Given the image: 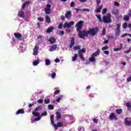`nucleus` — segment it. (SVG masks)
Segmentation results:
<instances>
[{
  "mask_svg": "<svg viewBox=\"0 0 131 131\" xmlns=\"http://www.w3.org/2000/svg\"><path fill=\"white\" fill-rule=\"evenodd\" d=\"M56 50H57V45H52L49 49L50 52H53V51H56Z\"/></svg>",
  "mask_w": 131,
  "mask_h": 131,
  "instance_id": "13",
  "label": "nucleus"
},
{
  "mask_svg": "<svg viewBox=\"0 0 131 131\" xmlns=\"http://www.w3.org/2000/svg\"><path fill=\"white\" fill-rule=\"evenodd\" d=\"M101 9H103V5H99V7L96 6V9L95 10V13H100Z\"/></svg>",
  "mask_w": 131,
  "mask_h": 131,
  "instance_id": "11",
  "label": "nucleus"
},
{
  "mask_svg": "<svg viewBox=\"0 0 131 131\" xmlns=\"http://www.w3.org/2000/svg\"><path fill=\"white\" fill-rule=\"evenodd\" d=\"M59 93H60V90H56L54 92V95H58V94H59Z\"/></svg>",
  "mask_w": 131,
  "mask_h": 131,
  "instance_id": "55",
  "label": "nucleus"
},
{
  "mask_svg": "<svg viewBox=\"0 0 131 131\" xmlns=\"http://www.w3.org/2000/svg\"><path fill=\"white\" fill-rule=\"evenodd\" d=\"M18 16L20 18H24L25 17V13L23 11H18Z\"/></svg>",
  "mask_w": 131,
  "mask_h": 131,
  "instance_id": "12",
  "label": "nucleus"
},
{
  "mask_svg": "<svg viewBox=\"0 0 131 131\" xmlns=\"http://www.w3.org/2000/svg\"><path fill=\"white\" fill-rule=\"evenodd\" d=\"M56 118L57 119H60L61 117V113L57 112L56 113Z\"/></svg>",
  "mask_w": 131,
  "mask_h": 131,
  "instance_id": "26",
  "label": "nucleus"
},
{
  "mask_svg": "<svg viewBox=\"0 0 131 131\" xmlns=\"http://www.w3.org/2000/svg\"><path fill=\"white\" fill-rule=\"evenodd\" d=\"M50 120L51 124H54V123H55V122L54 121V115H52L50 116Z\"/></svg>",
  "mask_w": 131,
  "mask_h": 131,
  "instance_id": "29",
  "label": "nucleus"
},
{
  "mask_svg": "<svg viewBox=\"0 0 131 131\" xmlns=\"http://www.w3.org/2000/svg\"><path fill=\"white\" fill-rule=\"evenodd\" d=\"M128 17H131V11H130L129 12V13H128Z\"/></svg>",
  "mask_w": 131,
  "mask_h": 131,
  "instance_id": "64",
  "label": "nucleus"
},
{
  "mask_svg": "<svg viewBox=\"0 0 131 131\" xmlns=\"http://www.w3.org/2000/svg\"><path fill=\"white\" fill-rule=\"evenodd\" d=\"M14 35L16 38H20V37H22V34L19 33H15L14 34Z\"/></svg>",
  "mask_w": 131,
  "mask_h": 131,
  "instance_id": "21",
  "label": "nucleus"
},
{
  "mask_svg": "<svg viewBox=\"0 0 131 131\" xmlns=\"http://www.w3.org/2000/svg\"><path fill=\"white\" fill-rule=\"evenodd\" d=\"M117 114H121L122 113V109L121 108H117L115 110Z\"/></svg>",
  "mask_w": 131,
  "mask_h": 131,
  "instance_id": "24",
  "label": "nucleus"
},
{
  "mask_svg": "<svg viewBox=\"0 0 131 131\" xmlns=\"http://www.w3.org/2000/svg\"><path fill=\"white\" fill-rule=\"evenodd\" d=\"M127 36V34L124 33V34H123L122 35H121V37H124V36Z\"/></svg>",
  "mask_w": 131,
  "mask_h": 131,
  "instance_id": "62",
  "label": "nucleus"
},
{
  "mask_svg": "<svg viewBox=\"0 0 131 131\" xmlns=\"http://www.w3.org/2000/svg\"><path fill=\"white\" fill-rule=\"evenodd\" d=\"M81 11H83V12H90V9L85 8L83 9H81Z\"/></svg>",
  "mask_w": 131,
  "mask_h": 131,
  "instance_id": "50",
  "label": "nucleus"
},
{
  "mask_svg": "<svg viewBox=\"0 0 131 131\" xmlns=\"http://www.w3.org/2000/svg\"><path fill=\"white\" fill-rule=\"evenodd\" d=\"M44 103L45 104H50V99L49 98L45 99L44 100Z\"/></svg>",
  "mask_w": 131,
  "mask_h": 131,
  "instance_id": "35",
  "label": "nucleus"
},
{
  "mask_svg": "<svg viewBox=\"0 0 131 131\" xmlns=\"http://www.w3.org/2000/svg\"><path fill=\"white\" fill-rule=\"evenodd\" d=\"M30 1H26L23 5L21 9H25V8H26V6H27V5H30Z\"/></svg>",
  "mask_w": 131,
  "mask_h": 131,
  "instance_id": "14",
  "label": "nucleus"
},
{
  "mask_svg": "<svg viewBox=\"0 0 131 131\" xmlns=\"http://www.w3.org/2000/svg\"><path fill=\"white\" fill-rule=\"evenodd\" d=\"M66 32L67 33H70V32H71V30H70V29H68L66 30Z\"/></svg>",
  "mask_w": 131,
  "mask_h": 131,
  "instance_id": "57",
  "label": "nucleus"
},
{
  "mask_svg": "<svg viewBox=\"0 0 131 131\" xmlns=\"http://www.w3.org/2000/svg\"><path fill=\"white\" fill-rule=\"evenodd\" d=\"M48 109H50V110H54V106L52 104L48 105Z\"/></svg>",
  "mask_w": 131,
  "mask_h": 131,
  "instance_id": "36",
  "label": "nucleus"
},
{
  "mask_svg": "<svg viewBox=\"0 0 131 131\" xmlns=\"http://www.w3.org/2000/svg\"><path fill=\"white\" fill-rule=\"evenodd\" d=\"M108 49H109L108 46H105L101 48L102 51H105V50H108Z\"/></svg>",
  "mask_w": 131,
  "mask_h": 131,
  "instance_id": "38",
  "label": "nucleus"
},
{
  "mask_svg": "<svg viewBox=\"0 0 131 131\" xmlns=\"http://www.w3.org/2000/svg\"><path fill=\"white\" fill-rule=\"evenodd\" d=\"M121 49H122V47H121V48H115L114 49V51L115 52H119V51H121Z\"/></svg>",
  "mask_w": 131,
  "mask_h": 131,
  "instance_id": "39",
  "label": "nucleus"
},
{
  "mask_svg": "<svg viewBox=\"0 0 131 131\" xmlns=\"http://www.w3.org/2000/svg\"><path fill=\"white\" fill-rule=\"evenodd\" d=\"M103 53L105 55H109V51H105L103 52Z\"/></svg>",
  "mask_w": 131,
  "mask_h": 131,
  "instance_id": "61",
  "label": "nucleus"
},
{
  "mask_svg": "<svg viewBox=\"0 0 131 131\" xmlns=\"http://www.w3.org/2000/svg\"><path fill=\"white\" fill-rule=\"evenodd\" d=\"M70 7H71V8H74V7H75V3L74 2H72L71 3Z\"/></svg>",
  "mask_w": 131,
  "mask_h": 131,
  "instance_id": "43",
  "label": "nucleus"
},
{
  "mask_svg": "<svg viewBox=\"0 0 131 131\" xmlns=\"http://www.w3.org/2000/svg\"><path fill=\"white\" fill-rule=\"evenodd\" d=\"M110 120H113V119H115V120H117V117L115 116V114L112 113L110 115Z\"/></svg>",
  "mask_w": 131,
  "mask_h": 131,
  "instance_id": "10",
  "label": "nucleus"
},
{
  "mask_svg": "<svg viewBox=\"0 0 131 131\" xmlns=\"http://www.w3.org/2000/svg\"><path fill=\"white\" fill-rule=\"evenodd\" d=\"M24 113H25L24 110L20 109L18 110V111L16 112V114L18 115V114H24Z\"/></svg>",
  "mask_w": 131,
  "mask_h": 131,
  "instance_id": "18",
  "label": "nucleus"
},
{
  "mask_svg": "<svg viewBox=\"0 0 131 131\" xmlns=\"http://www.w3.org/2000/svg\"><path fill=\"white\" fill-rule=\"evenodd\" d=\"M126 106L127 108V110H131V103L130 102H128L126 103Z\"/></svg>",
  "mask_w": 131,
  "mask_h": 131,
  "instance_id": "22",
  "label": "nucleus"
},
{
  "mask_svg": "<svg viewBox=\"0 0 131 131\" xmlns=\"http://www.w3.org/2000/svg\"><path fill=\"white\" fill-rule=\"evenodd\" d=\"M114 5L116 7H119V3H118V2H114Z\"/></svg>",
  "mask_w": 131,
  "mask_h": 131,
  "instance_id": "53",
  "label": "nucleus"
},
{
  "mask_svg": "<svg viewBox=\"0 0 131 131\" xmlns=\"http://www.w3.org/2000/svg\"><path fill=\"white\" fill-rule=\"evenodd\" d=\"M40 118H41V117H37V118H35L34 120H32V123L35 122V121H38V120H40Z\"/></svg>",
  "mask_w": 131,
  "mask_h": 131,
  "instance_id": "28",
  "label": "nucleus"
},
{
  "mask_svg": "<svg viewBox=\"0 0 131 131\" xmlns=\"http://www.w3.org/2000/svg\"><path fill=\"white\" fill-rule=\"evenodd\" d=\"M48 41L51 43H55L56 42V39L54 37H51L49 38Z\"/></svg>",
  "mask_w": 131,
  "mask_h": 131,
  "instance_id": "19",
  "label": "nucleus"
},
{
  "mask_svg": "<svg viewBox=\"0 0 131 131\" xmlns=\"http://www.w3.org/2000/svg\"><path fill=\"white\" fill-rule=\"evenodd\" d=\"M89 61L90 62H96V59L94 56L91 55V57L89 58Z\"/></svg>",
  "mask_w": 131,
  "mask_h": 131,
  "instance_id": "31",
  "label": "nucleus"
},
{
  "mask_svg": "<svg viewBox=\"0 0 131 131\" xmlns=\"http://www.w3.org/2000/svg\"><path fill=\"white\" fill-rule=\"evenodd\" d=\"M77 57H78V55L75 54L74 56L72 57V61L73 62H75L76 60H77Z\"/></svg>",
  "mask_w": 131,
  "mask_h": 131,
  "instance_id": "25",
  "label": "nucleus"
},
{
  "mask_svg": "<svg viewBox=\"0 0 131 131\" xmlns=\"http://www.w3.org/2000/svg\"><path fill=\"white\" fill-rule=\"evenodd\" d=\"M106 13H107V9L106 8H104L102 10V13L103 15H104V14H106Z\"/></svg>",
  "mask_w": 131,
  "mask_h": 131,
  "instance_id": "42",
  "label": "nucleus"
},
{
  "mask_svg": "<svg viewBox=\"0 0 131 131\" xmlns=\"http://www.w3.org/2000/svg\"><path fill=\"white\" fill-rule=\"evenodd\" d=\"M112 13L114 15H115V16H118V14L119 13V11H118V10L114 9V10H112Z\"/></svg>",
  "mask_w": 131,
  "mask_h": 131,
  "instance_id": "17",
  "label": "nucleus"
},
{
  "mask_svg": "<svg viewBox=\"0 0 131 131\" xmlns=\"http://www.w3.org/2000/svg\"><path fill=\"white\" fill-rule=\"evenodd\" d=\"M93 121L95 122V123H98V120L96 118L93 119Z\"/></svg>",
  "mask_w": 131,
  "mask_h": 131,
  "instance_id": "63",
  "label": "nucleus"
},
{
  "mask_svg": "<svg viewBox=\"0 0 131 131\" xmlns=\"http://www.w3.org/2000/svg\"><path fill=\"white\" fill-rule=\"evenodd\" d=\"M39 64V61L38 60H34L33 62V65L34 66H36V65H38Z\"/></svg>",
  "mask_w": 131,
  "mask_h": 131,
  "instance_id": "32",
  "label": "nucleus"
},
{
  "mask_svg": "<svg viewBox=\"0 0 131 131\" xmlns=\"http://www.w3.org/2000/svg\"><path fill=\"white\" fill-rule=\"evenodd\" d=\"M46 7L48 8V9H51V8H52V6L50 4H47L46 5Z\"/></svg>",
  "mask_w": 131,
  "mask_h": 131,
  "instance_id": "60",
  "label": "nucleus"
},
{
  "mask_svg": "<svg viewBox=\"0 0 131 131\" xmlns=\"http://www.w3.org/2000/svg\"><path fill=\"white\" fill-rule=\"evenodd\" d=\"M125 123L126 125L128 126H131V119L130 118H125L124 119Z\"/></svg>",
  "mask_w": 131,
  "mask_h": 131,
  "instance_id": "7",
  "label": "nucleus"
},
{
  "mask_svg": "<svg viewBox=\"0 0 131 131\" xmlns=\"http://www.w3.org/2000/svg\"><path fill=\"white\" fill-rule=\"evenodd\" d=\"M55 62L56 63H59V62H60V59L59 58H56L55 59Z\"/></svg>",
  "mask_w": 131,
  "mask_h": 131,
  "instance_id": "59",
  "label": "nucleus"
},
{
  "mask_svg": "<svg viewBox=\"0 0 131 131\" xmlns=\"http://www.w3.org/2000/svg\"><path fill=\"white\" fill-rule=\"evenodd\" d=\"M100 49H98L96 51V52H94L91 56L93 57H97V56H99L100 55Z\"/></svg>",
  "mask_w": 131,
  "mask_h": 131,
  "instance_id": "15",
  "label": "nucleus"
},
{
  "mask_svg": "<svg viewBox=\"0 0 131 131\" xmlns=\"http://www.w3.org/2000/svg\"><path fill=\"white\" fill-rule=\"evenodd\" d=\"M32 114L34 115V116H36L37 117H40V114L39 113L33 112Z\"/></svg>",
  "mask_w": 131,
  "mask_h": 131,
  "instance_id": "30",
  "label": "nucleus"
},
{
  "mask_svg": "<svg viewBox=\"0 0 131 131\" xmlns=\"http://www.w3.org/2000/svg\"><path fill=\"white\" fill-rule=\"evenodd\" d=\"M74 25V21H70L69 23L68 22H66L63 25V28H71V26Z\"/></svg>",
  "mask_w": 131,
  "mask_h": 131,
  "instance_id": "5",
  "label": "nucleus"
},
{
  "mask_svg": "<svg viewBox=\"0 0 131 131\" xmlns=\"http://www.w3.org/2000/svg\"><path fill=\"white\" fill-rule=\"evenodd\" d=\"M102 35H105L106 34V29L103 28L102 32Z\"/></svg>",
  "mask_w": 131,
  "mask_h": 131,
  "instance_id": "48",
  "label": "nucleus"
},
{
  "mask_svg": "<svg viewBox=\"0 0 131 131\" xmlns=\"http://www.w3.org/2000/svg\"><path fill=\"white\" fill-rule=\"evenodd\" d=\"M48 115V113L47 111H45L44 113H42L40 115L41 118L42 117V116H47Z\"/></svg>",
  "mask_w": 131,
  "mask_h": 131,
  "instance_id": "37",
  "label": "nucleus"
},
{
  "mask_svg": "<svg viewBox=\"0 0 131 131\" xmlns=\"http://www.w3.org/2000/svg\"><path fill=\"white\" fill-rule=\"evenodd\" d=\"M37 20H38V21H39L40 22H43V18L40 17H38L37 18Z\"/></svg>",
  "mask_w": 131,
  "mask_h": 131,
  "instance_id": "46",
  "label": "nucleus"
},
{
  "mask_svg": "<svg viewBox=\"0 0 131 131\" xmlns=\"http://www.w3.org/2000/svg\"><path fill=\"white\" fill-rule=\"evenodd\" d=\"M37 102L39 104H42V103H43V100L40 99L38 100Z\"/></svg>",
  "mask_w": 131,
  "mask_h": 131,
  "instance_id": "49",
  "label": "nucleus"
},
{
  "mask_svg": "<svg viewBox=\"0 0 131 131\" xmlns=\"http://www.w3.org/2000/svg\"><path fill=\"white\" fill-rule=\"evenodd\" d=\"M74 45H75V38L72 37L71 38V43L70 44L69 48H70L71 49L72 48H73Z\"/></svg>",
  "mask_w": 131,
  "mask_h": 131,
  "instance_id": "8",
  "label": "nucleus"
},
{
  "mask_svg": "<svg viewBox=\"0 0 131 131\" xmlns=\"http://www.w3.org/2000/svg\"><path fill=\"white\" fill-rule=\"evenodd\" d=\"M116 25L117 26V28H116L115 30V34L116 36H119L120 35V32H121V31H120L121 26H120V24H117Z\"/></svg>",
  "mask_w": 131,
  "mask_h": 131,
  "instance_id": "4",
  "label": "nucleus"
},
{
  "mask_svg": "<svg viewBox=\"0 0 131 131\" xmlns=\"http://www.w3.org/2000/svg\"><path fill=\"white\" fill-rule=\"evenodd\" d=\"M130 52H131V50H130V49L129 48V49H128V50H126V51H124V53L125 54H128V53H130Z\"/></svg>",
  "mask_w": 131,
  "mask_h": 131,
  "instance_id": "52",
  "label": "nucleus"
},
{
  "mask_svg": "<svg viewBox=\"0 0 131 131\" xmlns=\"http://www.w3.org/2000/svg\"><path fill=\"white\" fill-rule=\"evenodd\" d=\"M32 106H34V103H30L29 104V108H31V107H32Z\"/></svg>",
  "mask_w": 131,
  "mask_h": 131,
  "instance_id": "56",
  "label": "nucleus"
},
{
  "mask_svg": "<svg viewBox=\"0 0 131 131\" xmlns=\"http://www.w3.org/2000/svg\"><path fill=\"white\" fill-rule=\"evenodd\" d=\"M123 20H124V21H128V20H129V16L126 15H125L123 17Z\"/></svg>",
  "mask_w": 131,
  "mask_h": 131,
  "instance_id": "33",
  "label": "nucleus"
},
{
  "mask_svg": "<svg viewBox=\"0 0 131 131\" xmlns=\"http://www.w3.org/2000/svg\"><path fill=\"white\" fill-rule=\"evenodd\" d=\"M83 23H84L83 20H80L75 25L77 32H78V36H79V38L84 39L85 37L89 36V34L91 36H95V35H97L99 31V28L98 27L90 29L88 31L85 30L81 31L82 29V26H83Z\"/></svg>",
  "mask_w": 131,
  "mask_h": 131,
  "instance_id": "1",
  "label": "nucleus"
},
{
  "mask_svg": "<svg viewBox=\"0 0 131 131\" xmlns=\"http://www.w3.org/2000/svg\"><path fill=\"white\" fill-rule=\"evenodd\" d=\"M122 27H123V28H124V29H125V28H126V27H127V24L126 23H124L122 25Z\"/></svg>",
  "mask_w": 131,
  "mask_h": 131,
  "instance_id": "44",
  "label": "nucleus"
},
{
  "mask_svg": "<svg viewBox=\"0 0 131 131\" xmlns=\"http://www.w3.org/2000/svg\"><path fill=\"white\" fill-rule=\"evenodd\" d=\"M45 18H46V21L47 23H51V18L50 17V16H49V15H46L45 17Z\"/></svg>",
  "mask_w": 131,
  "mask_h": 131,
  "instance_id": "23",
  "label": "nucleus"
},
{
  "mask_svg": "<svg viewBox=\"0 0 131 131\" xmlns=\"http://www.w3.org/2000/svg\"><path fill=\"white\" fill-rule=\"evenodd\" d=\"M97 7H99L100 6V4H101V0H96Z\"/></svg>",
  "mask_w": 131,
  "mask_h": 131,
  "instance_id": "45",
  "label": "nucleus"
},
{
  "mask_svg": "<svg viewBox=\"0 0 131 131\" xmlns=\"http://www.w3.org/2000/svg\"><path fill=\"white\" fill-rule=\"evenodd\" d=\"M44 11L45 12L46 14H51V8H45L44 9Z\"/></svg>",
  "mask_w": 131,
  "mask_h": 131,
  "instance_id": "20",
  "label": "nucleus"
},
{
  "mask_svg": "<svg viewBox=\"0 0 131 131\" xmlns=\"http://www.w3.org/2000/svg\"><path fill=\"white\" fill-rule=\"evenodd\" d=\"M62 28H63V23H60L58 26V28H59V29H62Z\"/></svg>",
  "mask_w": 131,
  "mask_h": 131,
  "instance_id": "41",
  "label": "nucleus"
},
{
  "mask_svg": "<svg viewBox=\"0 0 131 131\" xmlns=\"http://www.w3.org/2000/svg\"><path fill=\"white\" fill-rule=\"evenodd\" d=\"M51 77L52 78H55L56 77V73H52L51 74Z\"/></svg>",
  "mask_w": 131,
  "mask_h": 131,
  "instance_id": "51",
  "label": "nucleus"
},
{
  "mask_svg": "<svg viewBox=\"0 0 131 131\" xmlns=\"http://www.w3.org/2000/svg\"><path fill=\"white\" fill-rule=\"evenodd\" d=\"M96 17H97L100 23L103 22V23L107 24V23H111V22H112V19H111V14H110V13H108L106 15L103 16L102 17V19L100 15H96Z\"/></svg>",
  "mask_w": 131,
  "mask_h": 131,
  "instance_id": "2",
  "label": "nucleus"
},
{
  "mask_svg": "<svg viewBox=\"0 0 131 131\" xmlns=\"http://www.w3.org/2000/svg\"><path fill=\"white\" fill-rule=\"evenodd\" d=\"M62 97H63V96L61 95V97H58V98L56 99V101L57 103H59V102H60V100L62 99Z\"/></svg>",
  "mask_w": 131,
  "mask_h": 131,
  "instance_id": "47",
  "label": "nucleus"
},
{
  "mask_svg": "<svg viewBox=\"0 0 131 131\" xmlns=\"http://www.w3.org/2000/svg\"><path fill=\"white\" fill-rule=\"evenodd\" d=\"M86 52V50L84 48H82V49H80L78 51V54L79 55V57L81 59L82 61H84V56L82 54H84Z\"/></svg>",
  "mask_w": 131,
  "mask_h": 131,
  "instance_id": "3",
  "label": "nucleus"
},
{
  "mask_svg": "<svg viewBox=\"0 0 131 131\" xmlns=\"http://www.w3.org/2000/svg\"><path fill=\"white\" fill-rule=\"evenodd\" d=\"M54 124V127L55 128V129H58V127H59V126H58L57 124Z\"/></svg>",
  "mask_w": 131,
  "mask_h": 131,
  "instance_id": "54",
  "label": "nucleus"
},
{
  "mask_svg": "<svg viewBox=\"0 0 131 131\" xmlns=\"http://www.w3.org/2000/svg\"><path fill=\"white\" fill-rule=\"evenodd\" d=\"M51 64V61H50V59H46V66H49Z\"/></svg>",
  "mask_w": 131,
  "mask_h": 131,
  "instance_id": "34",
  "label": "nucleus"
},
{
  "mask_svg": "<svg viewBox=\"0 0 131 131\" xmlns=\"http://www.w3.org/2000/svg\"><path fill=\"white\" fill-rule=\"evenodd\" d=\"M72 12L71 11L69 10L67 12V13L65 14V17L67 19H70L72 17Z\"/></svg>",
  "mask_w": 131,
  "mask_h": 131,
  "instance_id": "9",
  "label": "nucleus"
},
{
  "mask_svg": "<svg viewBox=\"0 0 131 131\" xmlns=\"http://www.w3.org/2000/svg\"><path fill=\"white\" fill-rule=\"evenodd\" d=\"M38 49L39 47L37 46H35L34 49H33V55L34 56H37V54H38Z\"/></svg>",
  "mask_w": 131,
  "mask_h": 131,
  "instance_id": "6",
  "label": "nucleus"
},
{
  "mask_svg": "<svg viewBox=\"0 0 131 131\" xmlns=\"http://www.w3.org/2000/svg\"><path fill=\"white\" fill-rule=\"evenodd\" d=\"M81 48V46L79 45H77L76 46L74 47V51H77V50H79V51L80 50Z\"/></svg>",
  "mask_w": 131,
  "mask_h": 131,
  "instance_id": "27",
  "label": "nucleus"
},
{
  "mask_svg": "<svg viewBox=\"0 0 131 131\" xmlns=\"http://www.w3.org/2000/svg\"><path fill=\"white\" fill-rule=\"evenodd\" d=\"M57 124V126H58V127H61V126L63 125V122H58Z\"/></svg>",
  "mask_w": 131,
  "mask_h": 131,
  "instance_id": "40",
  "label": "nucleus"
},
{
  "mask_svg": "<svg viewBox=\"0 0 131 131\" xmlns=\"http://www.w3.org/2000/svg\"><path fill=\"white\" fill-rule=\"evenodd\" d=\"M65 17H66V16H64V15H61V20H62V21L65 20Z\"/></svg>",
  "mask_w": 131,
  "mask_h": 131,
  "instance_id": "58",
  "label": "nucleus"
},
{
  "mask_svg": "<svg viewBox=\"0 0 131 131\" xmlns=\"http://www.w3.org/2000/svg\"><path fill=\"white\" fill-rule=\"evenodd\" d=\"M53 30H54V27L52 26L48 28L46 32L47 33H51V32H53Z\"/></svg>",
  "mask_w": 131,
  "mask_h": 131,
  "instance_id": "16",
  "label": "nucleus"
}]
</instances>
